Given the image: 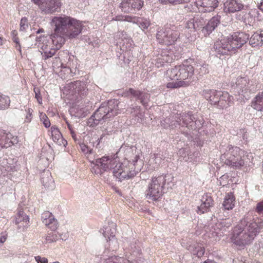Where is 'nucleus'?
I'll return each mask as SVG.
<instances>
[{
    "instance_id": "nucleus-10",
    "label": "nucleus",
    "mask_w": 263,
    "mask_h": 263,
    "mask_svg": "<svg viewBox=\"0 0 263 263\" xmlns=\"http://www.w3.org/2000/svg\"><path fill=\"white\" fill-rule=\"evenodd\" d=\"M195 118L191 112L187 114H183L182 115L178 116H175V117H170L166 118L164 120L161 122L162 125L164 128L170 127L174 128L176 127L177 125H181L180 122L182 121V125L186 126H192L194 122Z\"/></svg>"
},
{
    "instance_id": "nucleus-64",
    "label": "nucleus",
    "mask_w": 263,
    "mask_h": 263,
    "mask_svg": "<svg viewBox=\"0 0 263 263\" xmlns=\"http://www.w3.org/2000/svg\"><path fill=\"white\" fill-rule=\"evenodd\" d=\"M213 261L210 259H207L203 263H213Z\"/></svg>"
},
{
    "instance_id": "nucleus-54",
    "label": "nucleus",
    "mask_w": 263,
    "mask_h": 263,
    "mask_svg": "<svg viewBox=\"0 0 263 263\" xmlns=\"http://www.w3.org/2000/svg\"><path fill=\"white\" fill-rule=\"evenodd\" d=\"M184 9H187V11H192L194 10V8H193V6L192 4H187L184 6Z\"/></svg>"
},
{
    "instance_id": "nucleus-24",
    "label": "nucleus",
    "mask_w": 263,
    "mask_h": 263,
    "mask_svg": "<svg viewBox=\"0 0 263 263\" xmlns=\"http://www.w3.org/2000/svg\"><path fill=\"white\" fill-rule=\"evenodd\" d=\"M221 16L217 15L209 21L206 26L202 27V32L204 35H209L217 27L220 22Z\"/></svg>"
},
{
    "instance_id": "nucleus-17",
    "label": "nucleus",
    "mask_w": 263,
    "mask_h": 263,
    "mask_svg": "<svg viewBox=\"0 0 263 263\" xmlns=\"http://www.w3.org/2000/svg\"><path fill=\"white\" fill-rule=\"evenodd\" d=\"M67 88L70 93L78 95L82 97L85 96L88 90L86 83L80 81L71 82L68 84Z\"/></svg>"
},
{
    "instance_id": "nucleus-16",
    "label": "nucleus",
    "mask_w": 263,
    "mask_h": 263,
    "mask_svg": "<svg viewBox=\"0 0 263 263\" xmlns=\"http://www.w3.org/2000/svg\"><path fill=\"white\" fill-rule=\"evenodd\" d=\"M233 47L229 42L228 38H224L220 41H216L214 45V49L217 56L228 55L230 52H233Z\"/></svg>"
},
{
    "instance_id": "nucleus-60",
    "label": "nucleus",
    "mask_w": 263,
    "mask_h": 263,
    "mask_svg": "<svg viewBox=\"0 0 263 263\" xmlns=\"http://www.w3.org/2000/svg\"><path fill=\"white\" fill-rule=\"evenodd\" d=\"M258 8L263 12V2H261L258 6Z\"/></svg>"
},
{
    "instance_id": "nucleus-53",
    "label": "nucleus",
    "mask_w": 263,
    "mask_h": 263,
    "mask_svg": "<svg viewBox=\"0 0 263 263\" xmlns=\"http://www.w3.org/2000/svg\"><path fill=\"white\" fill-rule=\"evenodd\" d=\"M45 127L47 128V127H50V122L49 121V120L48 119H46V120H45V121H44V122H43Z\"/></svg>"
},
{
    "instance_id": "nucleus-37",
    "label": "nucleus",
    "mask_w": 263,
    "mask_h": 263,
    "mask_svg": "<svg viewBox=\"0 0 263 263\" xmlns=\"http://www.w3.org/2000/svg\"><path fill=\"white\" fill-rule=\"evenodd\" d=\"M193 19L195 21V25L197 30L202 27L206 22L204 16L202 14L197 15L196 17H194Z\"/></svg>"
},
{
    "instance_id": "nucleus-58",
    "label": "nucleus",
    "mask_w": 263,
    "mask_h": 263,
    "mask_svg": "<svg viewBox=\"0 0 263 263\" xmlns=\"http://www.w3.org/2000/svg\"><path fill=\"white\" fill-rule=\"evenodd\" d=\"M13 42L16 44H20L19 39L17 36H13L12 38Z\"/></svg>"
},
{
    "instance_id": "nucleus-34",
    "label": "nucleus",
    "mask_w": 263,
    "mask_h": 263,
    "mask_svg": "<svg viewBox=\"0 0 263 263\" xmlns=\"http://www.w3.org/2000/svg\"><path fill=\"white\" fill-rule=\"evenodd\" d=\"M11 136L10 134L3 133L0 139V144L3 145V146L5 147H10L12 144H13L11 140H10Z\"/></svg>"
},
{
    "instance_id": "nucleus-4",
    "label": "nucleus",
    "mask_w": 263,
    "mask_h": 263,
    "mask_svg": "<svg viewBox=\"0 0 263 263\" xmlns=\"http://www.w3.org/2000/svg\"><path fill=\"white\" fill-rule=\"evenodd\" d=\"M119 103L116 100H111L102 103L89 118L88 125L94 127L102 121L105 122L106 120L118 115L120 113Z\"/></svg>"
},
{
    "instance_id": "nucleus-49",
    "label": "nucleus",
    "mask_w": 263,
    "mask_h": 263,
    "mask_svg": "<svg viewBox=\"0 0 263 263\" xmlns=\"http://www.w3.org/2000/svg\"><path fill=\"white\" fill-rule=\"evenodd\" d=\"M35 261L37 263H48V259L45 257H42L40 256L35 257Z\"/></svg>"
},
{
    "instance_id": "nucleus-21",
    "label": "nucleus",
    "mask_w": 263,
    "mask_h": 263,
    "mask_svg": "<svg viewBox=\"0 0 263 263\" xmlns=\"http://www.w3.org/2000/svg\"><path fill=\"white\" fill-rule=\"evenodd\" d=\"M201 204L198 206L197 213L203 214L209 211L211 207L214 205V201L212 197L208 194H204L201 199Z\"/></svg>"
},
{
    "instance_id": "nucleus-19",
    "label": "nucleus",
    "mask_w": 263,
    "mask_h": 263,
    "mask_svg": "<svg viewBox=\"0 0 263 263\" xmlns=\"http://www.w3.org/2000/svg\"><path fill=\"white\" fill-rule=\"evenodd\" d=\"M194 3L201 13L211 12L218 6L217 0H196Z\"/></svg>"
},
{
    "instance_id": "nucleus-5",
    "label": "nucleus",
    "mask_w": 263,
    "mask_h": 263,
    "mask_svg": "<svg viewBox=\"0 0 263 263\" xmlns=\"http://www.w3.org/2000/svg\"><path fill=\"white\" fill-rule=\"evenodd\" d=\"M172 179V176L168 174L152 178L145 192L146 198L153 201L159 200L165 193L166 186L170 187Z\"/></svg>"
},
{
    "instance_id": "nucleus-52",
    "label": "nucleus",
    "mask_w": 263,
    "mask_h": 263,
    "mask_svg": "<svg viewBox=\"0 0 263 263\" xmlns=\"http://www.w3.org/2000/svg\"><path fill=\"white\" fill-rule=\"evenodd\" d=\"M31 113L30 112V109H28V114L26 116L25 121L27 122H29L31 121Z\"/></svg>"
},
{
    "instance_id": "nucleus-39",
    "label": "nucleus",
    "mask_w": 263,
    "mask_h": 263,
    "mask_svg": "<svg viewBox=\"0 0 263 263\" xmlns=\"http://www.w3.org/2000/svg\"><path fill=\"white\" fill-rule=\"evenodd\" d=\"M191 0H159L162 5H176L190 3Z\"/></svg>"
},
{
    "instance_id": "nucleus-46",
    "label": "nucleus",
    "mask_w": 263,
    "mask_h": 263,
    "mask_svg": "<svg viewBox=\"0 0 263 263\" xmlns=\"http://www.w3.org/2000/svg\"><path fill=\"white\" fill-rule=\"evenodd\" d=\"M185 28L187 29L197 30L195 25V21L193 18L190 19L186 22L185 24Z\"/></svg>"
},
{
    "instance_id": "nucleus-41",
    "label": "nucleus",
    "mask_w": 263,
    "mask_h": 263,
    "mask_svg": "<svg viewBox=\"0 0 263 263\" xmlns=\"http://www.w3.org/2000/svg\"><path fill=\"white\" fill-rule=\"evenodd\" d=\"M115 37L117 39L118 38L119 39H121L122 41L123 42V43L120 41H119L118 43H119L120 44H123V45L125 43L124 40H125L127 43H130L132 42L131 39L127 37L126 33L124 31L118 32L115 35ZM130 44H131V43Z\"/></svg>"
},
{
    "instance_id": "nucleus-56",
    "label": "nucleus",
    "mask_w": 263,
    "mask_h": 263,
    "mask_svg": "<svg viewBox=\"0 0 263 263\" xmlns=\"http://www.w3.org/2000/svg\"><path fill=\"white\" fill-rule=\"evenodd\" d=\"M40 119L43 122L44 121H45V120H46V119H48V117H47L45 114L41 113L40 115Z\"/></svg>"
},
{
    "instance_id": "nucleus-42",
    "label": "nucleus",
    "mask_w": 263,
    "mask_h": 263,
    "mask_svg": "<svg viewBox=\"0 0 263 263\" xmlns=\"http://www.w3.org/2000/svg\"><path fill=\"white\" fill-rule=\"evenodd\" d=\"M150 94L147 92H143L141 91L140 97L139 100H140V102L144 106H146L149 100Z\"/></svg>"
},
{
    "instance_id": "nucleus-62",
    "label": "nucleus",
    "mask_w": 263,
    "mask_h": 263,
    "mask_svg": "<svg viewBox=\"0 0 263 263\" xmlns=\"http://www.w3.org/2000/svg\"><path fill=\"white\" fill-rule=\"evenodd\" d=\"M34 4L39 5L40 3H42V0H32Z\"/></svg>"
},
{
    "instance_id": "nucleus-25",
    "label": "nucleus",
    "mask_w": 263,
    "mask_h": 263,
    "mask_svg": "<svg viewBox=\"0 0 263 263\" xmlns=\"http://www.w3.org/2000/svg\"><path fill=\"white\" fill-rule=\"evenodd\" d=\"M41 180L43 185L47 189H53L54 182L49 170H45L41 173Z\"/></svg>"
},
{
    "instance_id": "nucleus-57",
    "label": "nucleus",
    "mask_w": 263,
    "mask_h": 263,
    "mask_svg": "<svg viewBox=\"0 0 263 263\" xmlns=\"http://www.w3.org/2000/svg\"><path fill=\"white\" fill-rule=\"evenodd\" d=\"M70 134H71V137H72L73 140L76 141L77 140V137H76V135L74 133V130H73L71 132H70Z\"/></svg>"
},
{
    "instance_id": "nucleus-43",
    "label": "nucleus",
    "mask_w": 263,
    "mask_h": 263,
    "mask_svg": "<svg viewBox=\"0 0 263 263\" xmlns=\"http://www.w3.org/2000/svg\"><path fill=\"white\" fill-rule=\"evenodd\" d=\"M214 93H215V90H204L202 92V95L206 100L210 101V99Z\"/></svg>"
},
{
    "instance_id": "nucleus-47",
    "label": "nucleus",
    "mask_w": 263,
    "mask_h": 263,
    "mask_svg": "<svg viewBox=\"0 0 263 263\" xmlns=\"http://www.w3.org/2000/svg\"><path fill=\"white\" fill-rule=\"evenodd\" d=\"M80 146L81 147V149L82 151L84 153H87V154H91L92 153V149L89 148L88 146L86 145L84 143H81L80 144Z\"/></svg>"
},
{
    "instance_id": "nucleus-23",
    "label": "nucleus",
    "mask_w": 263,
    "mask_h": 263,
    "mask_svg": "<svg viewBox=\"0 0 263 263\" xmlns=\"http://www.w3.org/2000/svg\"><path fill=\"white\" fill-rule=\"evenodd\" d=\"M244 5L236 0H228L224 3V10L226 13H234L240 11Z\"/></svg>"
},
{
    "instance_id": "nucleus-3",
    "label": "nucleus",
    "mask_w": 263,
    "mask_h": 263,
    "mask_svg": "<svg viewBox=\"0 0 263 263\" xmlns=\"http://www.w3.org/2000/svg\"><path fill=\"white\" fill-rule=\"evenodd\" d=\"M194 72V68L191 65L182 64L168 69L166 72V78L170 80L179 81L168 83L167 87L175 88L189 86Z\"/></svg>"
},
{
    "instance_id": "nucleus-50",
    "label": "nucleus",
    "mask_w": 263,
    "mask_h": 263,
    "mask_svg": "<svg viewBox=\"0 0 263 263\" xmlns=\"http://www.w3.org/2000/svg\"><path fill=\"white\" fill-rule=\"evenodd\" d=\"M7 238V234L5 232L0 234V245L4 243Z\"/></svg>"
},
{
    "instance_id": "nucleus-28",
    "label": "nucleus",
    "mask_w": 263,
    "mask_h": 263,
    "mask_svg": "<svg viewBox=\"0 0 263 263\" xmlns=\"http://www.w3.org/2000/svg\"><path fill=\"white\" fill-rule=\"evenodd\" d=\"M235 202V196L233 193L230 192L226 195L222 205L226 210H232L234 206Z\"/></svg>"
},
{
    "instance_id": "nucleus-32",
    "label": "nucleus",
    "mask_w": 263,
    "mask_h": 263,
    "mask_svg": "<svg viewBox=\"0 0 263 263\" xmlns=\"http://www.w3.org/2000/svg\"><path fill=\"white\" fill-rule=\"evenodd\" d=\"M104 263H135L129 260L115 255L109 256L105 259Z\"/></svg>"
},
{
    "instance_id": "nucleus-36",
    "label": "nucleus",
    "mask_w": 263,
    "mask_h": 263,
    "mask_svg": "<svg viewBox=\"0 0 263 263\" xmlns=\"http://www.w3.org/2000/svg\"><path fill=\"white\" fill-rule=\"evenodd\" d=\"M10 103L9 98L5 95L0 93V109L4 110L7 109Z\"/></svg>"
},
{
    "instance_id": "nucleus-27",
    "label": "nucleus",
    "mask_w": 263,
    "mask_h": 263,
    "mask_svg": "<svg viewBox=\"0 0 263 263\" xmlns=\"http://www.w3.org/2000/svg\"><path fill=\"white\" fill-rule=\"evenodd\" d=\"M51 136L53 141L59 145H64L67 143L66 141L63 139L62 135L59 130L55 126H52L50 129Z\"/></svg>"
},
{
    "instance_id": "nucleus-45",
    "label": "nucleus",
    "mask_w": 263,
    "mask_h": 263,
    "mask_svg": "<svg viewBox=\"0 0 263 263\" xmlns=\"http://www.w3.org/2000/svg\"><path fill=\"white\" fill-rule=\"evenodd\" d=\"M27 18L23 17L20 22V31H25L28 27Z\"/></svg>"
},
{
    "instance_id": "nucleus-6",
    "label": "nucleus",
    "mask_w": 263,
    "mask_h": 263,
    "mask_svg": "<svg viewBox=\"0 0 263 263\" xmlns=\"http://www.w3.org/2000/svg\"><path fill=\"white\" fill-rule=\"evenodd\" d=\"M138 160L139 156H136L132 162L126 160L122 162L119 161V165L115 168V171L113 172V175L119 181L134 177L141 169L142 163L139 162Z\"/></svg>"
},
{
    "instance_id": "nucleus-18",
    "label": "nucleus",
    "mask_w": 263,
    "mask_h": 263,
    "mask_svg": "<svg viewBox=\"0 0 263 263\" xmlns=\"http://www.w3.org/2000/svg\"><path fill=\"white\" fill-rule=\"evenodd\" d=\"M61 6L60 0H42L39 6L44 14L52 13L59 9Z\"/></svg>"
},
{
    "instance_id": "nucleus-31",
    "label": "nucleus",
    "mask_w": 263,
    "mask_h": 263,
    "mask_svg": "<svg viewBox=\"0 0 263 263\" xmlns=\"http://www.w3.org/2000/svg\"><path fill=\"white\" fill-rule=\"evenodd\" d=\"M107 240L108 242L109 247L108 248L106 249L103 252L104 256H106V254H108L109 251L114 252L117 251L119 246L118 241L115 237H112V238H109V239H107Z\"/></svg>"
},
{
    "instance_id": "nucleus-44",
    "label": "nucleus",
    "mask_w": 263,
    "mask_h": 263,
    "mask_svg": "<svg viewBox=\"0 0 263 263\" xmlns=\"http://www.w3.org/2000/svg\"><path fill=\"white\" fill-rule=\"evenodd\" d=\"M127 93L128 94H131L133 96V97L139 99L140 97L141 91L139 90H136L132 88H130L127 91Z\"/></svg>"
},
{
    "instance_id": "nucleus-55",
    "label": "nucleus",
    "mask_w": 263,
    "mask_h": 263,
    "mask_svg": "<svg viewBox=\"0 0 263 263\" xmlns=\"http://www.w3.org/2000/svg\"><path fill=\"white\" fill-rule=\"evenodd\" d=\"M63 240H66L67 239V238H68V233H65L64 234H60V236H59Z\"/></svg>"
},
{
    "instance_id": "nucleus-33",
    "label": "nucleus",
    "mask_w": 263,
    "mask_h": 263,
    "mask_svg": "<svg viewBox=\"0 0 263 263\" xmlns=\"http://www.w3.org/2000/svg\"><path fill=\"white\" fill-rule=\"evenodd\" d=\"M172 59L166 54H161L156 59L155 65L157 67L159 68L163 66L165 63H171Z\"/></svg>"
},
{
    "instance_id": "nucleus-63",
    "label": "nucleus",
    "mask_w": 263,
    "mask_h": 263,
    "mask_svg": "<svg viewBox=\"0 0 263 263\" xmlns=\"http://www.w3.org/2000/svg\"><path fill=\"white\" fill-rule=\"evenodd\" d=\"M11 35L12 36V38L13 37V36H16L17 31L16 30H13L11 32Z\"/></svg>"
},
{
    "instance_id": "nucleus-20",
    "label": "nucleus",
    "mask_w": 263,
    "mask_h": 263,
    "mask_svg": "<svg viewBox=\"0 0 263 263\" xmlns=\"http://www.w3.org/2000/svg\"><path fill=\"white\" fill-rule=\"evenodd\" d=\"M258 12L256 10H252L248 13L241 11L239 14L237 13L236 14V18L237 20L242 21L247 27L248 26L251 27L255 23V15Z\"/></svg>"
},
{
    "instance_id": "nucleus-61",
    "label": "nucleus",
    "mask_w": 263,
    "mask_h": 263,
    "mask_svg": "<svg viewBox=\"0 0 263 263\" xmlns=\"http://www.w3.org/2000/svg\"><path fill=\"white\" fill-rule=\"evenodd\" d=\"M66 123H67L68 128L69 130H70V132H71L72 130H73V129L72 126L67 121H66Z\"/></svg>"
},
{
    "instance_id": "nucleus-22",
    "label": "nucleus",
    "mask_w": 263,
    "mask_h": 263,
    "mask_svg": "<svg viewBox=\"0 0 263 263\" xmlns=\"http://www.w3.org/2000/svg\"><path fill=\"white\" fill-rule=\"evenodd\" d=\"M42 222L52 231H55L58 228V222L54 216L49 211L43 212L41 216Z\"/></svg>"
},
{
    "instance_id": "nucleus-40",
    "label": "nucleus",
    "mask_w": 263,
    "mask_h": 263,
    "mask_svg": "<svg viewBox=\"0 0 263 263\" xmlns=\"http://www.w3.org/2000/svg\"><path fill=\"white\" fill-rule=\"evenodd\" d=\"M190 249L192 251L193 254L196 255L198 257L202 256L205 252V249L199 246L191 247Z\"/></svg>"
},
{
    "instance_id": "nucleus-15",
    "label": "nucleus",
    "mask_w": 263,
    "mask_h": 263,
    "mask_svg": "<svg viewBox=\"0 0 263 263\" xmlns=\"http://www.w3.org/2000/svg\"><path fill=\"white\" fill-rule=\"evenodd\" d=\"M143 5V0H123L120 8L125 13H135L139 10Z\"/></svg>"
},
{
    "instance_id": "nucleus-2",
    "label": "nucleus",
    "mask_w": 263,
    "mask_h": 263,
    "mask_svg": "<svg viewBox=\"0 0 263 263\" xmlns=\"http://www.w3.org/2000/svg\"><path fill=\"white\" fill-rule=\"evenodd\" d=\"M261 228V224L255 222L252 216H245L235 227L231 241L240 247L249 245L259 234Z\"/></svg>"
},
{
    "instance_id": "nucleus-59",
    "label": "nucleus",
    "mask_w": 263,
    "mask_h": 263,
    "mask_svg": "<svg viewBox=\"0 0 263 263\" xmlns=\"http://www.w3.org/2000/svg\"><path fill=\"white\" fill-rule=\"evenodd\" d=\"M15 48L16 49L21 53V46L20 44H17L15 45Z\"/></svg>"
},
{
    "instance_id": "nucleus-12",
    "label": "nucleus",
    "mask_w": 263,
    "mask_h": 263,
    "mask_svg": "<svg viewBox=\"0 0 263 263\" xmlns=\"http://www.w3.org/2000/svg\"><path fill=\"white\" fill-rule=\"evenodd\" d=\"M236 85L237 88L239 89V92L241 93L244 97H248L249 93L254 92V85L246 77H238L237 79Z\"/></svg>"
},
{
    "instance_id": "nucleus-1",
    "label": "nucleus",
    "mask_w": 263,
    "mask_h": 263,
    "mask_svg": "<svg viewBox=\"0 0 263 263\" xmlns=\"http://www.w3.org/2000/svg\"><path fill=\"white\" fill-rule=\"evenodd\" d=\"M51 25L54 27V32L49 39L43 36L37 37L36 40L37 46L41 49L42 58L45 61L55 55L66 40L77 37L83 28L81 22L65 14L53 17Z\"/></svg>"
},
{
    "instance_id": "nucleus-14",
    "label": "nucleus",
    "mask_w": 263,
    "mask_h": 263,
    "mask_svg": "<svg viewBox=\"0 0 263 263\" xmlns=\"http://www.w3.org/2000/svg\"><path fill=\"white\" fill-rule=\"evenodd\" d=\"M112 20L117 21H126L137 24L142 30L147 29L150 25L149 21L146 18L137 17L130 15H117L113 18Z\"/></svg>"
},
{
    "instance_id": "nucleus-26",
    "label": "nucleus",
    "mask_w": 263,
    "mask_h": 263,
    "mask_svg": "<svg viewBox=\"0 0 263 263\" xmlns=\"http://www.w3.org/2000/svg\"><path fill=\"white\" fill-rule=\"evenodd\" d=\"M249 44L252 47H259L263 45L262 31L254 32L251 36L249 37Z\"/></svg>"
},
{
    "instance_id": "nucleus-7",
    "label": "nucleus",
    "mask_w": 263,
    "mask_h": 263,
    "mask_svg": "<svg viewBox=\"0 0 263 263\" xmlns=\"http://www.w3.org/2000/svg\"><path fill=\"white\" fill-rule=\"evenodd\" d=\"M246 152L237 146L228 145L226 152L221 156V159L233 168L239 169L247 163Z\"/></svg>"
},
{
    "instance_id": "nucleus-48",
    "label": "nucleus",
    "mask_w": 263,
    "mask_h": 263,
    "mask_svg": "<svg viewBox=\"0 0 263 263\" xmlns=\"http://www.w3.org/2000/svg\"><path fill=\"white\" fill-rule=\"evenodd\" d=\"M255 211L259 214H263V200L257 203Z\"/></svg>"
},
{
    "instance_id": "nucleus-30",
    "label": "nucleus",
    "mask_w": 263,
    "mask_h": 263,
    "mask_svg": "<svg viewBox=\"0 0 263 263\" xmlns=\"http://www.w3.org/2000/svg\"><path fill=\"white\" fill-rule=\"evenodd\" d=\"M115 224L114 223H111L107 226L104 227V229L101 230L102 231V234L105 238H107V239L112 238L115 236L116 229L115 228Z\"/></svg>"
},
{
    "instance_id": "nucleus-38",
    "label": "nucleus",
    "mask_w": 263,
    "mask_h": 263,
    "mask_svg": "<svg viewBox=\"0 0 263 263\" xmlns=\"http://www.w3.org/2000/svg\"><path fill=\"white\" fill-rule=\"evenodd\" d=\"M59 236L55 232H51L50 233H48L45 237V243H52L56 242L59 239Z\"/></svg>"
},
{
    "instance_id": "nucleus-29",
    "label": "nucleus",
    "mask_w": 263,
    "mask_h": 263,
    "mask_svg": "<svg viewBox=\"0 0 263 263\" xmlns=\"http://www.w3.org/2000/svg\"><path fill=\"white\" fill-rule=\"evenodd\" d=\"M251 106L257 111H263V91L258 93L252 101Z\"/></svg>"
},
{
    "instance_id": "nucleus-9",
    "label": "nucleus",
    "mask_w": 263,
    "mask_h": 263,
    "mask_svg": "<svg viewBox=\"0 0 263 263\" xmlns=\"http://www.w3.org/2000/svg\"><path fill=\"white\" fill-rule=\"evenodd\" d=\"M179 34L177 26L168 25L158 29L156 38L159 43L171 45L175 43Z\"/></svg>"
},
{
    "instance_id": "nucleus-35",
    "label": "nucleus",
    "mask_w": 263,
    "mask_h": 263,
    "mask_svg": "<svg viewBox=\"0 0 263 263\" xmlns=\"http://www.w3.org/2000/svg\"><path fill=\"white\" fill-rule=\"evenodd\" d=\"M29 219L28 216L26 215L23 212H20L18 214V217L16 219V223H20L23 221L24 223L23 227H27L29 224Z\"/></svg>"
},
{
    "instance_id": "nucleus-13",
    "label": "nucleus",
    "mask_w": 263,
    "mask_h": 263,
    "mask_svg": "<svg viewBox=\"0 0 263 263\" xmlns=\"http://www.w3.org/2000/svg\"><path fill=\"white\" fill-rule=\"evenodd\" d=\"M250 35L243 32H235L228 37L229 42L233 47V52L241 47L249 39Z\"/></svg>"
},
{
    "instance_id": "nucleus-51",
    "label": "nucleus",
    "mask_w": 263,
    "mask_h": 263,
    "mask_svg": "<svg viewBox=\"0 0 263 263\" xmlns=\"http://www.w3.org/2000/svg\"><path fill=\"white\" fill-rule=\"evenodd\" d=\"M53 59V64L54 65L53 66H59V65L61 64V60L59 57H55Z\"/></svg>"
},
{
    "instance_id": "nucleus-11",
    "label": "nucleus",
    "mask_w": 263,
    "mask_h": 263,
    "mask_svg": "<svg viewBox=\"0 0 263 263\" xmlns=\"http://www.w3.org/2000/svg\"><path fill=\"white\" fill-rule=\"evenodd\" d=\"M233 98L227 92H222L215 90L210 99L211 104L217 105L219 108H226L233 102Z\"/></svg>"
},
{
    "instance_id": "nucleus-8",
    "label": "nucleus",
    "mask_w": 263,
    "mask_h": 263,
    "mask_svg": "<svg viewBox=\"0 0 263 263\" xmlns=\"http://www.w3.org/2000/svg\"><path fill=\"white\" fill-rule=\"evenodd\" d=\"M119 161V158L115 155L104 156L96 159L91 162V172L97 175H102L104 172L112 170L113 174L118 165Z\"/></svg>"
}]
</instances>
